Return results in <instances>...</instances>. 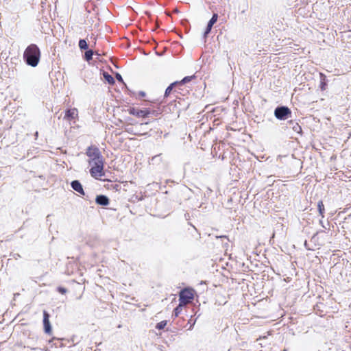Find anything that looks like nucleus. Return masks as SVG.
Listing matches in <instances>:
<instances>
[{
    "label": "nucleus",
    "instance_id": "f257e3e1",
    "mask_svg": "<svg viewBox=\"0 0 351 351\" xmlns=\"http://www.w3.org/2000/svg\"><path fill=\"white\" fill-rule=\"evenodd\" d=\"M40 50L38 47L32 44L27 47L24 52V58L27 64L32 66H36L38 64L40 60Z\"/></svg>",
    "mask_w": 351,
    "mask_h": 351
},
{
    "label": "nucleus",
    "instance_id": "f03ea898",
    "mask_svg": "<svg viewBox=\"0 0 351 351\" xmlns=\"http://www.w3.org/2000/svg\"><path fill=\"white\" fill-rule=\"evenodd\" d=\"M88 163L91 167L90 173L92 177L95 179H99L104 176V161L103 158L93 162H88Z\"/></svg>",
    "mask_w": 351,
    "mask_h": 351
},
{
    "label": "nucleus",
    "instance_id": "7ed1b4c3",
    "mask_svg": "<svg viewBox=\"0 0 351 351\" xmlns=\"http://www.w3.org/2000/svg\"><path fill=\"white\" fill-rule=\"evenodd\" d=\"M180 302L181 305H186L191 302L193 299V290L190 289H184L180 293Z\"/></svg>",
    "mask_w": 351,
    "mask_h": 351
},
{
    "label": "nucleus",
    "instance_id": "20e7f679",
    "mask_svg": "<svg viewBox=\"0 0 351 351\" xmlns=\"http://www.w3.org/2000/svg\"><path fill=\"white\" fill-rule=\"evenodd\" d=\"M86 154L89 158L88 162H93L103 158L99 149L97 147H88Z\"/></svg>",
    "mask_w": 351,
    "mask_h": 351
},
{
    "label": "nucleus",
    "instance_id": "39448f33",
    "mask_svg": "<svg viewBox=\"0 0 351 351\" xmlns=\"http://www.w3.org/2000/svg\"><path fill=\"white\" fill-rule=\"evenodd\" d=\"M289 114H291L290 110L287 107L282 106L276 108L274 114L278 119H285Z\"/></svg>",
    "mask_w": 351,
    "mask_h": 351
},
{
    "label": "nucleus",
    "instance_id": "423d86ee",
    "mask_svg": "<svg viewBox=\"0 0 351 351\" xmlns=\"http://www.w3.org/2000/svg\"><path fill=\"white\" fill-rule=\"evenodd\" d=\"M43 325L45 332L49 334L51 331V326L49 322V315L45 311L43 312Z\"/></svg>",
    "mask_w": 351,
    "mask_h": 351
},
{
    "label": "nucleus",
    "instance_id": "0eeeda50",
    "mask_svg": "<svg viewBox=\"0 0 351 351\" xmlns=\"http://www.w3.org/2000/svg\"><path fill=\"white\" fill-rule=\"evenodd\" d=\"M130 114L138 117H145L149 114V111L147 110L132 108L130 110Z\"/></svg>",
    "mask_w": 351,
    "mask_h": 351
},
{
    "label": "nucleus",
    "instance_id": "6e6552de",
    "mask_svg": "<svg viewBox=\"0 0 351 351\" xmlns=\"http://www.w3.org/2000/svg\"><path fill=\"white\" fill-rule=\"evenodd\" d=\"M77 117V110L76 108L69 109L66 111L64 119L72 121Z\"/></svg>",
    "mask_w": 351,
    "mask_h": 351
},
{
    "label": "nucleus",
    "instance_id": "1a4fd4ad",
    "mask_svg": "<svg viewBox=\"0 0 351 351\" xmlns=\"http://www.w3.org/2000/svg\"><path fill=\"white\" fill-rule=\"evenodd\" d=\"M71 186L73 190L79 193L80 194L84 195V191L82 184L78 180H73L71 183Z\"/></svg>",
    "mask_w": 351,
    "mask_h": 351
},
{
    "label": "nucleus",
    "instance_id": "9d476101",
    "mask_svg": "<svg viewBox=\"0 0 351 351\" xmlns=\"http://www.w3.org/2000/svg\"><path fill=\"white\" fill-rule=\"evenodd\" d=\"M95 202L97 204L101 206H107L109 204V199L104 195H97Z\"/></svg>",
    "mask_w": 351,
    "mask_h": 351
},
{
    "label": "nucleus",
    "instance_id": "9b49d317",
    "mask_svg": "<svg viewBox=\"0 0 351 351\" xmlns=\"http://www.w3.org/2000/svg\"><path fill=\"white\" fill-rule=\"evenodd\" d=\"M103 75H104V79L110 84H113L114 83V78L112 77V75H110L109 73H106V72H104L103 73Z\"/></svg>",
    "mask_w": 351,
    "mask_h": 351
},
{
    "label": "nucleus",
    "instance_id": "f8f14e48",
    "mask_svg": "<svg viewBox=\"0 0 351 351\" xmlns=\"http://www.w3.org/2000/svg\"><path fill=\"white\" fill-rule=\"evenodd\" d=\"M79 47L81 49H88V44H87L86 41L85 40H84V39L80 40V41H79Z\"/></svg>",
    "mask_w": 351,
    "mask_h": 351
},
{
    "label": "nucleus",
    "instance_id": "ddd939ff",
    "mask_svg": "<svg viewBox=\"0 0 351 351\" xmlns=\"http://www.w3.org/2000/svg\"><path fill=\"white\" fill-rule=\"evenodd\" d=\"M93 50H88L85 52L84 57L87 61L90 60L93 58Z\"/></svg>",
    "mask_w": 351,
    "mask_h": 351
},
{
    "label": "nucleus",
    "instance_id": "4468645a",
    "mask_svg": "<svg viewBox=\"0 0 351 351\" xmlns=\"http://www.w3.org/2000/svg\"><path fill=\"white\" fill-rule=\"evenodd\" d=\"M320 78H321V84H320V88L322 90H325V86H326V83H325V79H326V76L322 74V73H320Z\"/></svg>",
    "mask_w": 351,
    "mask_h": 351
},
{
    "label": "nucleus",
    "instance_id": "2eb2a0df",
    "mask_svg": "<svg viewBox=\"0 0 351 351\" xmlns=\"http://www.w3.org/2000/svg\"><path fill=\"white\" fill-rule=\"evenodd\" d=\"M177 82H173L172 84H171L167 88H166V90H165V97H167L170 93L171 92L173 88L174 87L175 84H176Z\"/></svg>",
    "mask_w": 351,
    "mask_h": 351
},
{
    "label": "nucleus",
    "instance_id": "dca6fc26",
    "mask_svg": "<svg viewBox=\"0 0 351 351\" xmlns=\"http://www.w3.org/2000/svg\"><path fill=\"white\" fill-rule=\"evenodd\" d=\"M317 207H318L319 213H320L322 217H324L323 213L324 212V206L322 202L320 201L318 202Z\"/></svg>",
    "mask_w": 351,
    "mask_h": 351
},
{
    "label": "nucleus",
    "instance_id": "f3484780",
    "mask_svg": "<svg viewBox=\"0 0 351 351\" xmlns=\"http://www.w3.org/2000/svg\"><path fill=\"white\" fill-rule=\"evenodd\" d=\"M217 19H218L217 14H214L213 15L212 18L210 19V20L209 21V22L208 23V24L213 26L217 22Z\"/></svg>",
    "mask_w": 351,
    "mask_h": 351
},
{
    "label": "nucleus",
    "instance_id": "a211bd4d",
    "mask_svg": "<svg viewBox=\"0 0 351 351\" xmlns=\"http://www.w3.org/2000/svg\"><path fill=\"white\" fill-rule=\"evenodd\" d=\"M184 305H181V304L180 303L179 305L174 309V314H175V316H178V315L181 313L182 310V306Z\"/></svg>",
    "mask_w": 351,
    "mask_h": 351
},
{
    "label": "nucleus",
    "instance_id": "6ab92c4d",
    "mask_svg": "<svg viewBox=\"0 0 351 351\" xmlns=\"http://www.w3.org/2000/svg\"><path fill=\"white\" fill-rule=\"evenodd\" d=\"M167 324V322H165V321H162V322H159L157 326H156V328L160 330V329H162L165 328V326H166Z\"/></svg>",
    "mask_w": 351,
    "mask_h": 351
},
{
    "label": "nucleus",
    "instance_id": "aec40b11",
    "mask_svg": "<svg viewBox=\"0 0 351 351\" xmlns=\"http://www.w3.org/2000/svg\"><path fill=\"white\" fill-rule=\"evenodd\" d=\"M212 27H213L212 25H208V24L207 25V27H206V30H205V32H204V37H206V36H207V35L210 33V30H211V29H212Z\"/></svg>",
    "mask_w": 351,
    "mask_h": 351
},
{
    "label": "nucleus",
    "instance_id": "412c9836",
    "mask_svg": "<svg viewBox=\"0 0 351 351\" xmlns=\"http://www.w3.org/2000/svg\"><path fill=\"white\" fill-rule=\"evenodd\" d=\"M193 78L192 76H188V77H185L181 82L180 83L181 84H184V83H186L189 81H191V80Z\"/></svg>",
    "mask_w": 351,
    "mask_h": 351
},
{
    "label": "nucleus",
    "instance_id": "4be33fe9",
    "mask_svg": "<svg viewBox=\"0 0 351 351\" xmlns=\"http://www.w3.org/2000/svg\"><path fill=\"white\" fill-rule=\"evenodd\" d=\"M58 291L62 294L65 293L66 292V289L65 288H63V287H59L58 288Z\"/></svg>",
    "mask_w": 351,
    "mask_h": 351
},
{
    "label": "nucleus",
    "instance_id": "5701e85b",
    "mask_svg": "<svg viewBox=\"0 0 351 351\" xmlns=\"http://www.w3.org/2000/svg\"><path fill=\"white\" fill-rule=\"evenodd\" d=\"M116 78L117 79L118 81L121 82H123V78L119 73L116 74Z\"/></svg>",
    "mask_w": 351,
    "mask_h": 351
}]
</instances>
